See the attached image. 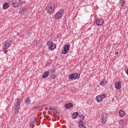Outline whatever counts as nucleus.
I'll return each mask as SVG.
<instances>
[{"mask_svg":"<svg viewBox=\"0 0 128 128\" xmlns=\"http://www.w3.org/2000/svg\"><path fill=\"white\" fill-rule=\"evenodd\" d=\"M70 45L66 44L64 46V49L62 50V54H66L68 52H70Z\"/></svg>","mask_w":128,"mask_h":128,"instance_id":"6","label":"nucleus"},{"mask_svg":"<svg viewBox=\"0 0 128 128\" xmlns=\"http://www.w3.org/2000/svg\"><path fill=\"white\" fill-rule=\"evenodd\" d=\"M26 8H22V11L21 12H26Z\"/></svg>","mask_w":128,"mask_h":128,"instance_id":"27","label":"nucleus"},{"mask_svg":"<svg viewBox=\"0 0 128 128\" xmlns=\"http://www.w3.org/2000/svg\"><path fill=\"white\" fill-rule=\"evenodd\" d=\"M117 54V53H116V54Z\"/></svg>","mask_w":128,"mask_h":128,"instance_id":"34","label":"nucleus"},{"mask_svg":"<svg viewBox=\"0 0 128 128\" xmlns=\"http://www.w3.org/2000/svg\"><path fill=\"white\" fill-rule=\"evenodd\" d=\"M106 84H108V82L106 81V80L105 78L102 79L100 82V84L102 86H106Z\"/></svg>","mask_w":128,"mask_h":128,"instance_id":"11","label":"nucleus"},{"mask_svg":"<svg viewBox=\"0 0 128 128\" xmlns=\"http://www.w3.org/2000/svg\"><path fill=\"white\" fill-rule=\"evenodd\" d=\"M54 72H55V70H52V72H53V74H54Z\"/></svg>","mask_w":128,"mask_h":128,"instance_id":"32","label":"nucleus"},{"mask_svg":"<svg viewBox=\"0 0 128 128\" xmlns=\"http://www.w3.org/2000/svg\"><path fill=\"white\" fill-rule=\"evenodd\" d=\"M96 100L98 102H102V98L100 95L97 96L96 98Z\"/></svg>","mask_w":128,"mask_h":128,"instance_id":"14","label":"nucleus"},{"mask_svg":"<svg viewBox=\"0 0 128 128\" xmlns=\"http://www.w3.org/2000/svg\"><path fill=\"white\" fill-rule=\"evenodd\" d=\"M12 6H13L14 8H18L20 6L22 2L20 0H12L10 1Z\"/></svg>","mask_w":128,"mask_h":128,"instance_id":"5","label":"nucleus"},{"mask_svg":"<svg viewBox=\"0 0 128 128\" xmlns=\"http://www.w3.org/2000/svg\"><path fill=\"white\" fill-rule=\"evenodd\" d=\"M119 124H124V120H120L119 122Z\"/></svg>","mask_w":128,"mask_h":128,"instance_id":"30","label":"nucleus"},{"mask_svg":"<svg viewBox=\"0 0 128 128\" xmlns=\"http://www.w3.org/2000/svg\"><path fill=\"white\" fill-rule=\"evenodd\" d=\"M48 76H50V73H48V72H46L43 74L42 78H48Z\"/></svg>","mask_w":128,"mask_h":128,"instance_id":"16","label":"nucleus"},{"mask_svg":"<svg viewBox=\"0 0 128 128\" xmlns=\"http://www.w3.org/2000/svg\"><path fill=\"white\" fill-rule=\"evenodd\" d=\"M64 10L62 9H60L56 14L54 15V18L55 20H60L62 18V16H64Z\"/></svg>","mask_w":128,"mask_h":128,"instance_id":"4","label":"nucleus"},{"mask_svg":"<svg viewBox=\"0 0 128 128\" xmlns=\"http://www.w3.org/2000/svg\"><path fill=\"white\" fill-rule=\"evenodd\" d=\"M96 22L97 26H102L104 24V20L102 18H97Z\"/></svg>","mask_w":128,"mask_h":128,"instance_id":"10","label":"nucleus"},{"mask_svg":"<svg viewBox=\"0 0 128 128\" xmlns=\"http://www.w3.org/2000/svg\"><path fill=\"white\" fill-rule=\"evenodd\" d=\"M68 78L70 80H76V78L78 79L80 78V74L75 72V73L70 74V75H69Z\"/></svg>","mask_w":128,"mask_h":128,"instance_id":"8","label":"nucleus"},{"mask_svg":"<svg viewBox=\"0 0 128 128\" xmlns=\"http://www.w3.org/2000/svg\"><path fill=\"white\" fill-rule=\"evenodd\" d=\"M9 7H10V5L8 2H6L3 4L4 10H6V8H8Z\"/></svg>","mask_w":128,"mask_h":128,"instance_id":"17","label":"nucleus"},{"mask_svg":"<svg viewBox=\"0 0 128 128\" xmlns=\"http://www.w3.org/2000/svg\"><path fill=\"white\" fill-rule=\"evenodd\" d=\"M40 108V106H36L32 108V110H38Z\"/></svg>","mask_w":128,"mask_h":128,"instance_id":"24","label":"nucleus"},{"mask_svg":"<svg viewBox=\"0 0 128 128\" xmlns=\"http://www.w3.org/2000/svg\"><path fill=\"white\" fill-rule=\"evenodd\" d=\"M12 40H7L4 42V46L2 48L3 52L4 54H6L8 50V48L12 46Z\"/></svg>","mask_w":128,"mask_h":128,"instance_id":"2","label":"nucleus"},{"mask_svg":"<svg viewBox=\"0 0 128 128\" xmlns=\"http://www.w3.org/2000/svg\"><path fill=\"white\" fill-rule=\"evenodd\" d=\"M78 112H74L72 115V118H78Z\"/></svg>","mask_w":128,"mask_h":128,"instance_id":"20","label":"nucleus"},{"mask_svg":"<svg viewBox=\"0 0 128 128\" xmlns=\"http://www.w3.org/2000/svg\"><path fill=\"white\" fill-rule=\"evenodd\" d=\"M16 102L14 104V112L16 114H18L20 112V99H16Z\"/></svg>","mask_w":128,"mask_h":128,"instance_id":"3","label":"nucleus"},{"mask_svg":"<svg viewBox=\"0 0 128 128\" xmlns=\"http://www.w3.org/2000/svg\"><path fill=\"white\" fill-rule=\"evenodd\" d=\"M48 46L51 49V50H54L56 47V44L52 41L48 42Z\"/></svg>","mask_w":128,"mask_h":128,"instance_id":"9","label":"nucleus"},{"mask_svg":"<svg viewBox=\"0 0 128 128\" xmlns=\"http://www.w3.org/2000/svg\"><path fill=\"white\" fill-rule=\"evenodd\" d=\"M46 106V104H44L41 105L40 106H39V107H40V108H44V106Z\"/></svg>","mask_w":128,"mask_h":128,"instance_id":"28","label":"nucleus"},{"mask_svg":"<svg viewBox=\"0 0 128 128\" xmlns=\"http://www.w3.org/2000/svg\"><path fill=\"white\" fill-rule=\"evenodd\" d=\"M117 54H118V52H117Z\"/></svg>","mask_w":128,"mask_h":128,"instance_id":"33","label":"nucleus"},{"mask_svg":"<svg viewBox=\"0 0 128 128\" xmlns=\"http://www.w3.org/2000/svg\"><path fill=\"white\" fill-rule=\"evenodd\" d=\"M119 4L121 6H124V0H120Z\"/></svg>","mask_w":128,"mask_h":128,"instance_id":"21","label":"nucleus"},{"mask_svg":"<svg viewBox=\"0 0 128 128\" xmlns=\"http://www.w3.org/2000/svg\"><path fill=\"white\" fill-rule=\"evenodd\" d=\"M34 124H36V122L32 121L30 124V126H31V128H32V126H34Z\"/></svg>","mask_w":128,"mask_h":128,"instance_id":"22","label":"nucleus"},{"mask_svg":"<svg viewBox=\"0 0 128 128\" xmlns=\"http://www.w3.org/2000/svg\"><path fill=\"white\" fill-rule=\"evenodd\" d=\"M30 34H32V32H30V31H28L27 32H26V35L27 36H30Z\"/></svg>","mask_w":128,"mask_h":128,"instance_id":"26","label":"nucleus"},{"mask_svg":"<svg viewBox=\"0 0 128 128\" xmlns=\"http://www.w3.org/2000/svg\"><path fill=\"white\" fill-rule=\"evenodd\" d=\"M115 88L117 90H120V88H122V86L120 85V82H116L115 83Z\"/></svg>","mask_w":128,"mask_h":128,"instance_id":"12","label":"nucleus"},{"mask_svg":"<svg viewBox=\"0 0 128 128\" xmlns=\"http://www.w3.org/2000/svg\"><path fill=\"white\" fill-rule=\"evenodd\" d=\"M79 128H86V126L84 125V122L82 120H80L78 122Z\"/></svg>","mask_w":128,"mask_h":128,"instance_id":"15","label":"nucleus"},{"mask_svg":"<svg viewBox=\"0 0 128 128\" xmlns=\"http://www.w3.org/2000/svg\"><path fill=\"white\" fill-rule=\"evenodd\" d=\"M108 114L106 113H102L101 115V122L102 124H104L106 122V120L108 118Z\"/></svg>","mask_w":128,"mask_h":128,"instance_id":"7","label":"nucleus"},{"mask_svg":"<svg viewBox=\"0 0 128 128\" xmlns=\"http://www.w3.org/2000/svg\"><path fill=\"white\" fill-rule=\"evenodd\" d=\"M100 96H102V100L103 98H106V94H103L102 95H100Z\"/></svg>","mask_w":128,"mask_h":128,"instance_id":"23","label":"nucleus"},{"mask_svg":"<svg viewBox=\"0 0 128 128\" xmlns=\"http://www.w3.org/2000/svg\"><path fill=\"white\" fill-rule=\"evenodd\" d=\"M54 74H56V73L52 72L50 74V76H54Z\"/></svg>","mask_w":128,"mask_h":128,"instance_id":"31","label":"nucleus"},{"mask_svg":"<svg viewBox=\"0 0 128 128\" xmlns=\"http://www.w3.org/2000/svg\"><path fill=\"white\" fill-rule=\"evenodd\" d=\"M117 54V53H116V54Z\"/></svg>","mask_w":128,"mask_h":128,"instance_id":"35","label":"nucleus"},{"mask_svg":"<svg viewBox=\"0 0 128 128\" xmlns=\"http://www.w3.org/2000/svg\"><path fill=\"white\" fill-rule=\"evenodd\" d=\"M80 118H82V120H84V116L82 114H80Z\"/></svg>","mask_w":128,"mask_h":128,"instance_id":"25","label":"nucleus"},{"mask_svg":"<svg viewBox=\"0 0 128 128\" xmlns=\"http://www.w3.org/2000/svg\"><path fill=\"white\" fill-rule=\"evenodd\" d=\"M25 104H32V101H30V98H26Z\"/></svg>","mask_w":128,"mask_h":128,"instance_id":"18","label":"nucleus"},{"mask_svg":"<svg viewBox=\"0 0 128 128\" xmlns=\"http://www.w3.org/2000/svg\"><path fill=\"white\" fill-rule=\"evenodd\" d=\"M72 106H74L72 103H68L64 106V108L67 109L70 108H72Z\"/></svg>","mask_w":128,"mask_h":128,"instance_id":"13","label":"nucleus"},{"mask_svg":"<svg viewBox=\"0 0 128 128\" xmlns=\"http://www.w3.org/2000/svg\"><path fill=\"white\" fill-rule=\"evenodd\" d=\"M51 78H56V74H54L52 75V76Z\"/></svg>","mask_w":128,"mask_h":128,"instance_id":"29","label":"nucleus"},{"mask_svg":"<svg viewBox=\"0 0 128 128\" xmlns=\"http://www.w3.org/2000/svg\"><path fill=\"white\" fill-rule=\"evenodd\" d=\"M124 114H125V113H124V110H120L119 112V116H121L122 118V116H124Z\"/></svg>","mask_w":128,"mask_h":128,"instance_id":"19","label":"nucleus"},{"mask_svg":"<svg viewBox=\"0 0 128 128\" xmlns=\"http://www.w3.org/2000/svg\"><path fill=\"white\" fill-rule=\"evenodd\" d=\"M54 4L52 2H48V6H46V10L50 14H53L54 12Z\"/></svg>","mask_w":128,"mask_h":128,"instance_id":"1","label":"nucleus"}]
</instances>
